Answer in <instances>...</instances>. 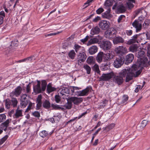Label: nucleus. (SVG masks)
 <instances>
[{"instance_id":"13","label":"nucleus","mask_w":150,"mask_h":150,"mask_svg":"<svg viewBox=\"0 0 150 150\" xmlns=\"http://www.w3.org/2000/svg\"><path fill=\"white\" fill-rule=\"evenodd\" d=\"M115 51L118 54L126 53L127 52V50L126 47L122 46H119L116 47Z\"/></svg>"},{"instance_id":"19","label":"nucleus","mask_w":150,"mask_h":150,"mask_svg":"<svg viewBox=\"0 0 150 150\" xmlns=\"http://www.w3.org/2000/svg\"><path fill=\"white\" fill-rule=\"evenodd\" d=\"M114 57V55L112 53H108L106 54L104 53L103 60L104 62L107 61H110Z\"/></svg>"},{"instance_id":"33","label":"nucleus","mask_w":150,"mask_h":150,"mask_svg":"<svg viewBox=\"0 0 150 150\" xmlns=\"http://www.w3.org/2000/svg\"><path fill=\"white\" fill-rule=\"evenodd\" d=\"M99 42V40L97 38H93L91 39L88 41V45H90L92 44L98 43Z\"/></svg>"},{"instance_id":"52","label":"nucleus","mask_w":150,"mask_h":150,"mask_svg":"<svg viewBox=\"0 0 150 150\" xmlns=\"http://www.w3.org/2000/svg\"><path fill=\"white\" fill-rule=\"evenodd\" d=\"M125 18V16L124 15H120L118 18L117 20V21L118 23H120L121 22H122V20H123V19Z\"/></svg>"},{"instance_id":"4","label":"nucleus","mask_w":150,"mask_h":150,"mask_svg":"<svg viewBox=\"0 0 150 150\" xmlns=\"http://www.w3.org/2000/svg\"><path fill=\"white\" fill-rule=\"evenodd\" d=\"M119 3H115L113 6L112 9H113L117 8L118 11L120 13H123L126 11L127 7L126 4H121L119 5Z\"/></svg>"},{"instance_id":"5","label":"nucleus","mask_w":150,"mask_h":150,"mask_svg":"<svg viewBox=\"0 0 150 150\" xmlns=\"http://www.w3.org/2000/svg\"><path fill=\"white\" fill-rule=\"evenodd\" d=\"M124 58L122 57L118 56L116 57L113 62L114 66L116 68H119L123 64Z\"/></svg>"},{"instance_id":"58","label":"nucleus","mask_w":150,"mask_h":150,"mask_svg":"<svg viewBox=\"0 0 150 150\" xmlns=\"http://www.w3.org/2000/svg\"><path fill=\"white\" fill-rule=\"evenodd\" d=\"M104 11L103 9L101 8H98L96 11V12L98 14H100Z\"/></svg>"},{"instance_id":"43","label":"nucleus","mask_w":150,"mask_h":150,"mask_svg":"<svg viewBox=\"0 0 150 150\" xmlns=\"http://www.w3.org/2000/svg\"><path fill=\"white\" fill-rule=\"evenodd\" d=\"M11 121V119H7L5 122H3L2 125L6 127H7L8 126L9 124Z\"/></svg>"},{"instance_id":"14","label":"nucleus","mask_w":150,"mask_h":150,"mask_svg":"<svg viewBox=\"0 0 150 150\" xmlns=\"http://www.w3.org/2000/svg\"><path fill=\"white\" fill-rule=\"evenodd\" d=\"M133 27L136 28V31L137 32L140 30L142 29V25L141 23H139L138 21L135 20L132 23Z\"/></svg>"},{"instance_id":"48","label":"nucleus","mask_w":150,"mask_h":150,"mask_svg":"<svg viewBox=\"0 0 150 150\" xmlns=\"http://www.w3.org/2000/svg\"><path fill=\"white\" fill-rule=\"evenodd\" d=\"M110 14L109 12L106 11L103 14L102 16L104 18H108L110 17Z\"/></svg>"},{"instance_id":"50","label":"nucleus","mask_w":150,"mask_h":150,"mask_svg":"<svg viewBox=\"0 0 150 150\" xmlns=\"http://www.w3.org/2000/svg\"><path fill=\"white\" fill-rule=\"evenodd\" d=\"M128 97L127 95L124 96L122 98V103H125L128 100Z\"/></svg>"},{"instance_id":"3","label":"nucleus","mask_w":150,"mask_h":150,"mask_svg":"<svg viewBox=\"0 0 150 150\" xmlns=\"http://www.w3.org/2000/svg\"><path fill=\"white\" fill-rule=\"evenodd\" d=\"M37 84L34 86V91L37 93H42L45 91L46 89L47 83L45 80L41 81V87L40 86L41 82L40 81H37Z\"/></svg>"},{"instance_id":"15","label":"nucleus","mask_w":150,"mask_h":150,"mask_svg":"<svg viewBox=\"0 0 150 150\" xmlns=\"http://www.w3.org/2000/svg\"><path fill=\"white\" fill-rule=\"evenodd\" d=\"M90 88L89 87H87L81 91H79V92H76L77 96H83L88 95V92L90 90Z\"/></svg>"},{"instance_id":"39","label":"nucleus","mask_w":150,"mask_h":150,"mask_svg":"<svg viewBox=\"0 0 150 150\" xmlns=\"http://www.w3.org/2000/svg\"><path fill=\"white\" fill-rule=\"evenodd\" d=\"M93 70L97 74H100V71L98 66L96 64L93 67Z\"/></svg>"},{"instance_id":"30","label":"nucleus","mask_w":150,"mask_h":150,"mask_svg":"<svg viewBox=\"0 0 150 150\" xmlns=\"http://www.w3.org/2000/svg\"><path fill=\"white\" fill-rule=\"evenodd\" d=\"M15 96H12V97H10L11 99V100L12 105L13 107L14 108L17 106L18 103V101L17 99L15 97Z\"/></svg>"},{"instance_id":"35","label":"nucleus","mask_w":150,"mask_h":150,"mask_svg":"<svg viewBox=\"0 0 150 150\" xmlns=\"http://www.w3.org/2000/svg\"><path fill=\"white\" fill-rule=\"evenodd\" d=\"M83 68L86 70V73L89 74L91 73V67L87 64L84 65L83 66Z\"/></svg>"},{"instance_id":"6","label":"nucleus","mask_w":150,"mask_h":150,"mask_svg":"<svg viewBox=\"0 0 150 150\" xmlns=\"http://www.w3.org/2000/svg\"><path fill=\"white\" fill-rule=\"evenodd\" d=\"M117 31L113 28H110L105 33V36L106 38L109 39H112L115 36Z\"/></svg>"},{"instance_id":"16","label":"nucleus","mask_w":150,"mask_h":150,"mask_svg":"<svg viewBox=\"0 0 150 150\" xmlns=\"http://www.w3.org/2000/svg\"><path fill=\"white\" fill-rule=\"evenodd\" d=\"M87 56L85 53L84 52L82 53H79L78 55L77 59L79 62H84L86 59Z\"/></svg>"},{"instance_id":"36","label":"nucleus","mask_w":150,"mask_h":150,"mask_svg":"<svg viewBox=\"0 0 150 150\" xmlns=\"http://www.w3.org/2000/svg\"><path fill=\"white\" fill-rule=\"evenodd\" d=\"M5 17V13L2 11L0 12V25L3 23L4 18Z\"/></svg>"},{"instance_id":"49","label":"nucleus","mask_w":150,"mask_h":150,"mask_svg":"<svg viewBox=\"0 0 150 150\" xmlns=\"http://www.w3.org/2000/svg\"><path fill=\"white\" fill-rule=\"evenodd\" d=\"M132 2H127L126 3V6L129 9L132 8L133 7L134 5L132 4Z\"/></svg>"},{"instance_id":"45","label":"nucleus","mask_w":150,"mask_h":150,"mask_svg":"<svg viewBox=\"0 0 150 150\" xmlns=\"http://www.w3.org/2000/svg\"><path fill=\"white\" fill-rule=\"evenodd\" d=\"M6 118V116L4 114H0V123L4 121Z\"/></svg>"},{"instance_id":"2","label":"nucleus","mask_w":150,"mask_h":150,"mask_svg":"<svg viewBox=\"0 0 150 150\" xmlns=\"http://www.w3.org/2000/svg\"><path fill=\"white\" fill-rule=\"evenodd\" d=\"M144 52L143 51H139L137 52L136 56L139 58L137 62L135 64L133 65L131 68L132 70L135 71H137L138 69L139 70V68L141 66L145 67L150 64V62H149L148 59L146 57H144L143 55ZM142 71V70L141 69Z\"/></svg>"},{"instance_id":"44","label":"nucleus","mask_w":150,"mask_h":150,"mask_svg":"<svg viewBox=\"0 0 150 150\" xmlns=\"http://www.w3.org/2000/svg\"><path fill=\"white\" fill-rule=\"evenodd\" d=\"M8 137V136L6 135L0 139V145L2 144L6 140Z\"/></svg>"},{"instance_id":"9","label":"nucleus","mask_w":150,"mask_h":150,"mask_svg":"<svg viewBox=\"0 0 150 150\" xmlns=\"http://www.w3.org/2000/svg\"><path fill=\"white\" fill-rule=\"evenodd\" d=\"M113 74L112 73L103 74L99 78V81H108L112 77Z\"/></svg>"},{"instance_id":"7","label":"nucleus","mask_w":150,"mask_h":150,"mask_svg":"<svg viewBox=\"0 0 150 150\" xmlns=\"http://www.w3.org/2000/svg\"><path fill=\"white\" fill-rule=\"evenodd\" d=\"M111 42L107 40H103L100 45V48L105 51L110 49L111 47Z\"/></svg>"},{"instance_id":"25","label":"nucleus","mask_w":150,"mask_h":150,"mask_svg":"<svg viewBox=\"0 0 150 150\" xmlns=\"http://www.w3.org/2000/svg\"><path fill=\"white\" fill-rule=\"evenodd\" d=\"M100 31V29L97 26H96L92 29L91 31V34L92 35L97 34Z\"/></svg>"},{"instance_id":"64","label":"nucleus","mask_w":150,"mask_h":150,"mask_svg":"<svg viewBox=\"0 0 150 150\" xmlns=\"http://www.w3.org/2000/svg\"><path fill=\"white\" fill-rule=\"evenodd\" d=\"M126 33L128 35H131L132 33V31L131 30H127Z\"/></svg>"},{"instance_id":"18","label":"nucleus","mask_w":150,"mask_h":150,"mask_svg":"<svg viewBox=\"0 0 150 150\" xmlns=\"http://www.w3.org/2000/svg\"><path fill=\"white\" fill-rule=\"evenodd\" d=\"M140 34H136L134 35L132 37V38L129 40L127 42V44L128 45H131L132 44L136 42L138 43V41L137 40V39L138 37L139 36Z\"/></svg>"},{"instance_id":"23","label":"nucleus","mask_w":150,"mask_h":150,"mask_svg":"<svg viewBox=\"0 0 150 150\" xmlns=\"http://www.w3.org/2000/svg\"><path fill=\"white\" fill-rule=\"evenodd\" d=\"M134 58V55L132 54H129L126 56L125 57L126 61L128 63L132 62Z\"/></svg>"},{"instance_id":"11","label":"nucleus","mask_w":150,"mask_h":150,"mask_svg":"<svg viewBox=\"0 0 150 150\" xmlns=\"http://www.w3.org/2000/svg\"><path fill=\"white\" fill-rule=\"evenodd\" d=\"M69 101H71L72 103L75 105H78L83 101L82 98H78L76 97H69Z\"/></svg>"},{"instance_id":"24","label":"nucleus","mask_w":150,"mask_h":150,"mask_svg":"<svg viewBox=\"0 0 150 150\" xmlns=\"http://www.w3.org/2000/svg\"><path fill=\"white\" fill-rule=\"evenodd\" d=\"M70 89L71 90L72 95L77 96L76 92H79L78 90L80 89V88L77 87L71 86H70Z\"/></svg>"},{"instance_id":"42","label":"nucleus","mask_w":150,"mask_h":150,"mask_svg":"<svg viewBox=\"0 0 150 150\" xmlns=\"http://www.w3.org/2000/svg\"><path fill=\"white\" fill-rule=\"evenodd\" d=\"M51 107L53 109L55 110H60L62 108L60 105L57 104H52Z\"/></svg>"},{"instance_id":"60","label":"nucleus","mask_w":150,"mask_h":150,"mask_svg":"<svg viewBox=\"0 0 150 150\" xmlns=\"http://www.w3.org/2000/svg\"><path fill=\"white\" fill-rule=\"evenodd\" d=\"M110 62H108V63H107V64H106L104 65L103 67V69L104 70H107L108 69L109 66H108V65H110Z\"/></svg>"},{"instance_id":"21","label":"nucleus","mask_w":150,"mask_h":150,"mask_svg":"<svg viewBox=\"0 0 150 150\" xmlns=\"http://www.w3.org/2000/svg\"><path fill=\"white\" fill-rule=\"evenodd\" d=\"M18 42L16 40H14L11 42L10 48L11 50H13L16 49V48L18 45Z\"/></svg>"},{"instance_id":"62","label":"nucleus","mask_w":150,"mask_h":150,"mask_svg":"<svg viewBox=\"0 0 150 150\" xmlns=\"http://www.w3.org/2000/svg\"><path fill=\"white\" fill-rule=\"evenodd\" d=\"M30 83H29L27 85L26 87V90L27 93H28L30 91Z\"/></svg>"},{"instance_id":"12","label":"nucleus","mask_w":150,"mask_h":150,"mask_svg":"<svg viewBox=\"0 0 150 150\" xmlns=\"http://www.w3.org/2000/svg\"><path fill=\"white\" fill-rule=\"evenodd\" d=\"M70 92L69 89L68 88L62 87L60 88L58 91V94L60 96H63L65 93L68 94Z\"/></svg>"},{"instance_id":"63","label":"nucleus","mask_w":150,"mask_h":150,"mask_svg":"<svg viewBox=\"0 0 150 150\" xmlns=\"http://www.w3.org/2000/svg\"><path fill=\"white\" fill-rule=\"evenodd\" d=\"M147 124V122L146 120H144L142 121L141 124L143 127H145Z\"/></svg>"},{"instance_id":"27","label":"nucleus","mask_w":150,"mask_h":150,"mask_svg":"<svg viewBox=\"0 0 150 150\" xmlns=\"http://www.w3.org/2000/svg\"><path fill=\"white\" fill-rule=\"evenodd\" d=\"M115 123H111L105 127H103V129L104 131H105L106 132H108L111 129H113L115 127Z\"/></svg>"},{"instance_id":"46","label":"nucleus","mask_w":150,"mask_h":150,"mask_svg":"<svg viewBox=\"0 0 150 150\" xmlns=\"http://www.w3.org/2000/svg\"><path fill=\"white\" fill-rule=\"evenodd\" d=\"M21 106L23 107H25L27 105L28 100L21 101Z\"/></svg>"},{"instance_id":"61","label":"nucleus","mask_w":150,"mask_h":150,"mask_svg":"<svg viewBox=\"0 0 150 150\" xmlns=\"http://www.w3.org/2000/svg\"><path fill=\"white\" fill-rule=\"evenodd\" d=\"M64 44L67 47H69L71 46V43L69 41H67L65 42Z\"/></svg>"},{"instance_id":"57","label":"nucleus","mask_w":150,"mask_h":150,"mask_svg":"<svg viewBox=\"0 0 150 150\" xmlns=\"http://www.w3.org/2000/svg\"><path fill=\"white\" fill-rule=\"evenodd\" d=\"M55 101L57 103H59L60 101V97L59 95H56L55 96Z\"/></svg>"},{"instance_id":"51","label":"nucleus","mask_w":150,"mask_h":150,"mask_svg":"<svg viewBox=\"0 0 150 150\" xmlns=\"http://www.w3.org/2000/svg\"><path fill=\"white\" fill-rule=\"evenodd\" d=\"M37 105L36 109L37 110H39L42 106V102L36 101Z\"/></svg>"},{"instance_id":"28","label":"nucleus","mask_w":150,"mask_h":150,"mask_svg":"<svg viewBox=\"0 0 150 150\" xmlns=\"http://www.w3.org/2000/svg\"><path fill=\"white\" fill-rule=\"evenodd\" d=\"M52 83H50L46 86L47 87V90L48 93H49L56 90V88H55L52 87Z\"/></svg>"},{"instance_id":"32","label":"nucleus","mask_w":150,"mask_h":150,"mask_svg":"<svg viewBox=\"0 0 150 150\" xmlns=\"http://www.w3.org/2000/svg\"><path fill=\"white\" fill-rule=\"evenodd\" d=\"M76 53L74 50H72L70 51L68 53L69 57L71 59H74L76 55Z\"/></svg>"},{"instance_id":"47","label":"nucleus","mask_w":150,"mask_h":150,"mask_svg":"<svg viewBox=\"0 0 150 150\" xmlns=\"http://www.w3.org/2000/svg\"><path fill=\"white\" fill-rule=\"evenodd\" d=\"M32 115L35 117L39 118L40 117V114L39 112L37 111H35L32 113Z\"/></svg>"},{"instance_id":"10","label":"nucleus","mask_w":150,"mask_h":150,"mask_svg":"<svg viewBox=\"0 0 150 150\" xmlns=\"http://www.w3.org/2000/svg\"><path fill=\"white\" fill-rule=\"evenodd\" d=\"M99 26L102 30H106L109 27V22L105 20L101 21L99 22Z\"/></svg>"},{"instance_id":"54","label":"nucleus","mask_w":150,"mask_h":150,"mask_svg":"<svg viewBox=\"0 0 150 150\" xmlns=\"http://www.w3.org/2000/svg\"><path fill=\"white\" fill-rule=\"evenodd\" d=\"M35 103H32L30 102L29 104L28 107L30 110L33 109L34 108Z\"/></svg>"},{"instance_id":"8","label":"nucleus","mask_w":150,"mask_h":150,"mask_svg":"<svg viewBox=\"0 0 150 150\" xmlns=\"http://www.w3.org/2000/svg\"><path fill=\"white\" fill-rule=\"evenodd\" d=\"M22 91V88L20 86H18L10 94V97L14 96L18 97L20 95Z\"/></svg>"},{"instance_id":"55","label":"nucleus","mask_w":150,"mask_h":150,"mask_svg":"<svg viewBox=\"0 0 150 150\" xmlns=\"http://www.w3.org/2000/svg\"><path fill=\"white\" fill-rule=\"evenodd\" d=\"M93 0H88L84 4V8H86L90 5V3Z\"/></svg>"},{"instance_id":"37","label":"nucleus","mask_w":150,"mask_h":150,"mask_svg":"<svg viewBox=\"0 0 150 150\" xmlns=\"http://www.w3.org/2000/svg\"><path fill=\"white\" fill-rule=\"evenodd\" d=\"M11 105V100L8 99H6L5 100V106L6 108L8 109L10 107V106Z\"/></svg>"},{"instance_id":"26","label":"nucleus","mask_w":150,"mask_h":150,"mask_svg":"<svg viewBox=\"0 0 150 150\" xmlns=\"http://www.w3.org/2000/svg\"><path fill=\"white\" fill-rule=\"evenodd\" d=\"M98 50V48L96 46H92L89 49V52L91 54H93L96 53Z\"/></svg>"},{"instance_id":"31","label":"nucleus","mask_w":150,"mask_h":150,"mask_svg":"<svg viewBox=\"0 0 150 150\" xmlns=\"http://www.w3.org/2000/svg\"><path fill=\"white\" fill-rule=\"evenodd\" d=\"M42 106L45 108L49 109L51 107L50 103L48 100H45L43 102Z\"/></svg>"},{"instance_id":"22","label":"nucleus","mask_w":150,"mask_h":150,"mask_svg":"<svg viewBox=\"0 0 150 150\" xmlns=\"http://www.w3.org/2000/svg\"><path fill=\"white\" fill-rule=\"evenodd\" d=\"M104 53L103 52H100L98 54L96 58V60L99 63H100L103 59Z\"/></svg>"},{"instance_id":"40","label":"nucleus","mask_w":150,"mask_h":150,"mask_svg":"<svg viewBox=\"0 0 150 150\" xmlns=\"http://www.w3.org/2000/svg\"><path fill=\"white\" fill-rule=\"evenodd\" d=\"M87 63L89 64L93 63L95 62V59L93 57H89L87 60Z\"/></svg>"},{"instance_id":"17","label":"nucleus","mask_w":150,"mask_h":150,"mask_svg":"<svg viewBox=\"0 0 150 150\" xmlns=\"http://www.w3.org/2000/svg\"><path fill=\"white\" fill-rule=\"evenodd\" d=\"M22 116V110L20 109L19 107H18L16 110L15 113L13 115V117L14 118H18Z\"/></svg>"},{"instance_id":"1","label":"nucleus","mask_w":150,"mask_h":150,"mask_svg":"<svg viewBox=\"0 0 150 150\" xmlns=\"http://www.w3.org/2000/svg\"><path fill=\"white\" fill-rule=\"evenodd\" d=\"M142 71L140 69L135 71L129 68L123 69L119 73V76H115L114 77L113 81L118 85H120L124 81L123 77H126L125 81L128 82L131 80L133 77H137Z\"/></svg>"},{"instance_id":"20","label":"nucleus","mask_w":150,"mask_h":150,"mask_svg":"<svg viewBox=\"0 0 150 150\" xmlns=\"http://www.w3.org/2000/svg\"><path fill=\"white\" fill-rule=\"evenodd\" d=\"M124 39L120 36L117 37L113 40V42L114 44L123 43L124 42Z\"/></svg>"},{"instance_id":"53","label":"nucleus","mask_w":150,"mask_h":150,"mask_svg":"<svg viewBox=\"0 0 150 150\" xmlns=\"http://www.w3.org/2000/svg\"><path fill=\"white\" fill-rule=\"evenodd\" d=\"M35 59V58L34 56H31L30 57H29L26 58H25V60H26V61H27V62L28 61L30 62H32L33 60Z\"/></svg>"},{"instance_id":"38","label":"nucleus","mask_w":150,"mask_h":150,"mask_svg":"<svg viewBox=\"0 0 150 150\" xmlns=\"http://www.w3.org/2000/svg\"><path fill=\"white\" fill-rule=\"evenodd\" d=\"M82 47L81 46L79 45L78 44H75L74 46V49L75 50L76 53L79 52L81 49Z\"/></svg>"},{"instance_id":"56","label":"nucleus","mask_w":150,"mask_h":150,"mask_svg":"<svg viewBox=\"0 0 150 150\" xmlns=\"http://www.w3.org/2000/svg\"><path fill=\"white\" fill-rule=\"evenodd\" d=\"M59 33L60 32H57V33H52L47 34H45V38H46L47 37H50V36L52 35H55L57 34H59Z\"/></svg>"},{"instance_id":"41","label":"nucleus","mask_w":150,"mask_h":150,"mask_svg":"<svg viewBox=\"0 0 150 150\" xmlns=\"http://www.w3.org/2000/svg\"><path fill=\"white\" fill-rule=\"evenodd\" d=\"M39 134L40 137L44 138L48 135V133L46 131L43 130Z\"/></svg>"},{"instance_id":"29","label":"nucleus","mask_w":150,"mask_h":150,"mask_svg":"<svg viewBox=\"0 0 150 150\" xmlns=\"http://www.w3.org/2000/svg\"><path fill=\"white\" fill-rule=\"evenodd\" d=\"M67 102L64 105V107L68 109H71L72 105V102L71 101H69V97L67 98Z\"/></svg>"},{"instance_id":"34","label":"nucleus","mask_w":150,"mask_h":150,"mask_svg":"<svg viewBox=\"0 0 150 150\" xmlns=\"http://www.w3.org/2000/svg\"><path fill=\"white\" fill-rule=\"evenodd\" d=\"M137 48L138 46L137 45H133L129 47V50L130 51L134 52L137 51Z\"/></svg>"},{"instance_id":"59","label":"nucleus","mask_w":150,"mask_h":150,"mask_svg":"<svg viewBox=\"0 0 150 150\" xmlns=\"http://www.w3.org/2000/svg\"><path fill=\"white\" fill-rule=\"evenodd\" d=\"M27 95L26 94H23L21 97V101H24L27 100H26Z\"/></svg>"}]
</instances>
